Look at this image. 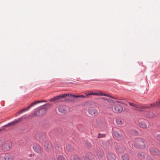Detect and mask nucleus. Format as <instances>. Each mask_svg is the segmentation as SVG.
<instances>
[{"label":"nucleus","mask_w":160,"mask_h":160,"mask_svg":"<svg viewBox=\"0 0 160 160\" xmlns=\"http://www.w3.org/2000/svg\"><path fill=\"white\" fill-rule=\"evenodd\" d=\"M128 103L130 106L133 107L134 110L137 111H140V109L142 108H149L152 107H157L160 106V100L159 101H156L152 104L143 106L139 104L138 105L131 102H128Z\"/></svg>","instance_id":"obj_1"},{"label":"nucleus","mask_w":160,"mask_h":160,"mask_svg":"<svg viewBox=\"0 0 160 160\" xmlns=\"http://www.w3.org/2000/svg\"><path fill=\"white\" fill-rule=\"evenodd\" d=\"M131 146L132 148H144L146 144L144 139L139 138L135 139L131 142Z\"/></svg>","instance_id":"obj_2"},{"label":"nucleus","mask_w":160,"mask_h":160,"mask_svg":"<svg viewBox=\"0 0 160 160\" xmlns=\"http://www.w3.org/2000/svg\"><path fill=\"white\" fill-rule=\"evenodd\" d=\"M50 105V104L48 103L41 107L39 110L36 112V115L39 116H41L44 115L48 109V108L46 107V105L49 106Z\"/></svg>","instance_id":"obj_3"},{"label":"nucleus","mask_w":160,"mask_h":160,"mask_svg":"<svg viewBox=\"0 0 160 160\" xmlns=\"http://www.w3.org/2000/svg\"><path fill=\"white\" fill-rule=\"evenodd\" d=\"M12 147V142L10 140H7L5 142L2 146V149L4 151H7L9 150Z\"/></svg>","instance_id":"obj_4"},{"label":"nucleus","mask_w":160,"mask_h":160,"mask_svg":"<svg viewBox=\"0 0 160 160\" xmlns=\"http://www.w3.org/2000/svg\"><path fill=\"white\" fill-rule=\"evenodd\" d=\"M88 112L89 114L93 116H97L98 114V110L95 108H90L88 110Z\"/></svg>","instance_id":"obj_5"},{"label":"nucleus","mask_w":160,"mask_h":160,"mask_svg":"<svg viewBox=\"0 0 160 160\" xmlns=\"http://www.w3.org/2000/svg\"><path fill=\"white\" fill-rule=\"evenodd\" d=\"M44 147L45 150L47 151L51 150L52 147L51 143L48 141L45 142L44 143Z\"/></svg>","instance_id":"obj_6"},{"label":"nucleus","mask_w":160,"mask_h":160,"mask_svg":"<svg viewBox=\"0 0 160 160\" xmlns=\"http://www.w3.org/2000/svg\"><path fill=\"white\" fill-rule=\"evenodd\" d=\"M149 150L151 153L152 155L157 156L160 155V151L155 148H150Z\"/></svg>","instance_id":"obj_7"},{"label":"nucleus","mask_w":160,"mask_h":160,"mask_svg":"<svg viewBox=\"0 0 160 160\" xmlns=\"http://www.w3.org/2000/svg\"><path fill=\"white\" fill-rule=\"evenodd\" d=\"M63 96H61V95H58L55 97H53L49 100L50 102H57L59 101H61L62 99Z\"/></svg>","instance_id":"obj_8"},{"label":"nucleus","mask_w":160,"mask_h":160,"mask_svg":"<svg viewBox=\"0 0 160 160\" xmlns=\"http://www.w3.org/2000/svg\"><path fill=\"white\" fill-rule=\"evenodd\" d=\"M116 122L118 126L122 127L124 124V120L121 118H117L116 119Z\"/></svg>","instance_id":"obj_9"},{"label":"nucleus","mask_w":160,"mask_h":160,"mask_svg":"<svg viewBox=\"0 0 160 160\" xmlns=\"http://www.w3.org/2000/svg\"><path fill=\"white\" fill-rule=\"evenodd\" d=\"M33 148L35 152L38 153H41L42 151L41 146L38 145H35L33 147Z\"/></svg>","instance_id":"obj_10"},{"label":"nucleus","mask_w":160,"mask_h":160,"mask_svg":"<svg viewBox=\"0 0 160 160\" xmlns=\"http://www.w3.org/2000/svg\"><path fill=\"white\" fill-rule=\"evenodd\" d=\"M105 125V122L101 120H97L96 122V126L99 128L103 127Z\"/></svg>","instance_id":"obj_11"},{"label":"nucleus","mask_w":160,"mask_h":160,"mask_svg":"<svg viewBox=\"0 0 160 160\" xmlns=\"http://www.w3.org/2000/svg\"><path fill=\"white\" fill-rule=\"evenodd\" d=\"M67 109V107L64 105L60 106L58 107V110L61 113H65L66 112Z\"/></svg>","instance_id":"obj_12"},{"label":"nucleus","mask_w":160,"mask_h":160,"mask_svg":"<svg viewBox=\"0 0 160 160\" xmlns=\"http://www.w3.org/2000/svg\"><path fill=\"white\" fill-rule=\"evenodd\" d=\"M114 108L115 111L117 112H120L123 111V108L121 105L119 104L116 105Z\"/></svg>","instance_id":"obj_13"},{"label":"nucleus","mask_w":160,"mask_h":160,"mask_svg":"<svg viewBox=\"0 0 160 160\" xmlns=\"http://www.w3.org/2000/svg\"><path fill=\"white\" fill-rule=\"evenodd\" d=\"M108 160H115L116 156L115 155L112 153H108L107 156Z\"/></svg>","instance_id":"obj_14"},{"label":"nucleus","mask_w":160,"mask_h":160,"mask_svg":"<svg viewBox=\"0 0 160 160\" xmlns=\"http://www.w3.org/2000/svg\"><path fill=\"white\" fill-rule=\"evenodd\" d=\"M113 135L118 139L121 138L122 137V135L120 134L117 131H114L113 132Z\"/></svg>","instance_id":"obj_15"},{"label":"nucleus","mask_w":160,"mask_h":160,"mask_svg":"<svg viewBox=\"0 0 160 160\" xmlns=\"http://www.w3.org/2000/svg\"><path fill=\"white\" fill-rule=\"evenodd\" d=\"M5 160H13L12 157L8 153H4Z\"/></svg>","instance_id":"obj_16"},{"label":"nucleus","mask_w":160,"mask_h":160,"mask_svg":"<svg viewBox=\"0 0 160 160\" xmlns=\"http://www.w3.org/2000/svg\"><path fill=\"white\" fill-rule=\"evenodd\" d=\"M138 157L140 159H143L145 158V155L144 152H139L138 154Z\"/></svg>","instance_id":"obj_17"},{"label":"nucleus","mask_w":160,"mask_h":160,"mask_svg":"<svg viewBox=\"0 0 160 160\" xmlns=\"http://www.w3.org/2000/svg\"><path fill=\"white\" fill-rule=\"evenodd\" d=\"M139 125L142 128H147V125L143 121H141L139 122Z\"/></svg>","instance_id":"obj_18"},{"label":"nucleus","mask_w":160,"mask_h":160,"mask_svg":"<svg viewBox=\"0 0 160 160\" xmlns=\"http://www.w3.org/2000/svg\"><path fill=\"white\" fill-rule=\"evenodd\" d=\"M147 116L149 118H152L155 117L156 115L152 112H150L147 114Z\"/></svg>","instance_id":"obj_19"},{"label":"nucleus","mask_w":160,"mask_h":160,"mask_svg":"<svg viewBox=\"0 0 160 160\" xmlns=\"http://www.w3.org/2000/svg\"><path fill=\"white\" fill-rule=\"evenodd\" d=\"M21 120V118H19L17 120H15L14 121L12 122L9 123L10 124H12V125H15L16 123H18Z\"/></svg>","instance_id":"obj_20"},{"label":"nucleus","mask_w":160,"mask_h":160,"mask_svg":"<svg viewBox=\"0 0 160 160\" xmlns=\"http://www.w3.org/2000/svg\"><path fill=\"white\" fill-rule=\"evenodd\" d=\"M47 101L45 100H42V101H35L34 102H32L31 104V106H33L34 105L37 104L38 103L41 102H46Z\"/></svg>","instance_id":"obj_21"},{"label":"nucleus","mask_w":160,"mask_h":160,"mask_svg":"<svg viewBox=\"0 0 160 160\" xmlns=\"http://www.w3.org/2000/svg\"><path fill=\"white\" fill-rule=\"evenodd\" d=\"M104 93L101 91H98L97 92H94V95L98 96H103Z\"/></svg>","instance_id":"obj_22"},{"label":"nucleus","mask_w":160,"mask_h":160,"mask_svg":"<svg viewBox=\"0 0 160 160\" xmlns=\"http://www.w3.org/2000/svg\"><path fill=\"white\" fill-rule=\"evenodd\" d=\"M66 148L68 151H70L73 149L72 147L70 144H67L66 147Z\"/></svg>","instance_id":"obj_23"},{"label":"nucleus","mask_w":160,"mask_h":160,"mask_svg":"<svg viewBox=\"0 0 160 160\" xmlns=\"http://www.w3.org/2000/svg\"><path fill=\"white\" fill-rule=\"evenodd\" d=\"M61 96H63V97H62V99L64 98L66 96H71L72 97V94H69V93H64V94H62V95H61Z\"/></svg>","instance_id":"obj_24"},{"label":"nucleus","mask_w":160,"mask_h":160,"mask_svg":"<svg viewBox=\"0 0 160 160\" xmlns=\"http://www.w3.org/2000/svg\"><path fill=\"white\" fill-rule=\"evenodd\" d=\"M123 160H129V158L127 155H124L122 156Z\"/></svg>","instance_id":"obj_25"},{"label":"nucleus","mask_w":160,"mask_h":160,"mask_svg":"<svg viewBox=\"0 0 160 160\" xmlns=\"http://www.w3.org/2000/svg\"><path fill=\"white\" fill-rule=\"evenodd\" d=\"M85 94L87 96L90 95H93L94 94V92H93L92 91H88V92H85Z\"/></svg>","instance_id":"obj_26"},{"label":"nucleus","mask_w":160,"mask_h":160,"mask_svg":"<svg viewBox=\"0 0 160 160\" xmlns=\"http://www.w3.org/2000/svg\"><path fill=\"white\" fill-rule=\"evenodd\" d=\"M0 160H5L4 153L0 155Z\"/></svg>","instance_id":"obj_27"},{"label":"nucleus","mask_w":160,"mask_h":160,"mask_svg":"<svg viewBox=\"0 0 160 160\" xmlns=\"http://www.w3.org/2000/svg\"><path fill=\"white\" fill-rule=\"evenodd\" d=\"M58 160H65V159L62 155H59L58 157Z\"/></svg>","instance_id":"obj_28"},{"label":"nucleus","mask_w":160,"mask_h":160,"mask_svg":"<svg viewBox=\"0 0 160 160\" xmlns=\"http://www.w3.org/2000/svg\"><path fill=\"white\" fill-rule=\"evenodd\" d=\"M32 107L31 106V105H29L26 108H24L23 109H22V110L23 111V112H24V111H26L28 110Z\"/></svg>","instance_id":"obj_29"},{"label":"nucleus","mask_w":160,"mask_h":160,"mask_svg":"<svg viewBox=\"0 0 160 160\" xmlns=\"http://www.w3.org/2000/svg\"><path fill=\"white\" fill-rule=\"evenodd\" d=\"M105 136V135L103 134H100L99 133L98 134V138H101L104 137Z\"/></svg>","instance_id":"obj_30"},{"label":"nucleus","mask_w":160,"mask_h":160,"mask_svg":"<svg viewBox=\"0 0 160 160\" xmlns=\"http://www.w3.org/2000/svg\"><path fill=\"white\" fill-rule=\"evenodd\" d=\"M73 160H80V159L77 156H74L73 157Z\"/></svg>","instance_id":"obj_31"},{"label":"nucleus","mask_w":160,"mask_h":160,"mask_svg":"<svg viewBox=\"0 0 160 160\" xmlns=\"http://www.w3.org/2000/svg\"><path fill=\"white\" fill-rule=\"evenodd\" d=\"M72 97L77 98H79V95H75L72 94Z\"/></svg>","instance_id":"obj_32"},{"label":"nucleus","mask_w":160,"mask_h":160,"mask_svg":"<svg viewBox=\"0 0 160 160\" xmlns=\"http://www.w3.org/2000/svg\"><path fill=\"white\" fill-rule=\"evenodd\" d=\"M103 96L112 98L111 96H110L109 95H108V94H106L105 93H104Z\"/></svg>","instance_id":"obj_33"},{"label":"nucleus","mask_w":160,"mask_h":160,"mask_svg":"<svg viewBox=\"0 0 160 160\" xmlns=\"http://www.w3.org/2000/svg\"><path fill=\"white\" fill-rule=\"evenodd\" d=\"M85 97H86L85 96L82 95H79V98H85Z\"/></svg>","instance_id":"obj_34"},{"label":"nucleus","mask_w":160,"mask_h":160,"mask_svg":"<svg viewBox=\"0 0 160 160\" xmlns=\"http://www.w3.org/2000/svg\"><path fill=\"white\" fill-rule=\"evenodd\" d=\"M23 112L22 110V109H21V110H20V111H18V113L19 114H20Z\"/></svg>","instance_id":"obj_35"},{"label":"nucleus","mask_w":160,"mask_h":160,"mask_svg":"<svg viewBox=\"0 0 160 160\" xmlns=\"http://www.w3.org/2000/svg\"><path fill=\"white\" fill-rule=\"evenodd\" d=\"M124 149H125L124 148V147H122V151H119V152H121V153H122V152H124Z\"/></svg>","instance_id":"obj_36"},{"label":"nucleus","mask_w":160,"mask_h":160,"mask_svg":"<svg viewBox=\"0 0 160 160\" xmlns=\"http://www.w3.org/2000/svg\"><path fill=\"white\" fill-rule=\"evenodd\" d=\"M10 125H12V124H9V123H8V124H7V125H5V126H4V127H7V126H10Z\"/></svg>","instance_id":"obj_37"},{"label":"nucleus","mask_w":160,"mask_h":160,"mask_svg":"<svg viewBox=\"0 0 160 160\" xmlns=\"http://www.w3.org/2000/svg\"><path fill=\"white\" fill-rule=\"evenodd\" d=\"M102 99H106V98H102Z\"/></svg>","instance_id":"obj_38"},{"label":"nucleus","mask_w":160,"mask_h":160,"mask_svg":"<svg viewBox=\"0 0 160 160\" xmlns=\"http://www.w3.org/2000/svg\"><path fill=\"white\" fill-rule=\"evenodd\" d=\"M103 147L104 148H107L106 147H105V146H104V144H103Z\"/></svg>","instance_id":"obj_39"},{"label":"nucleus","mask_w":160,"mask_h":160,"mask_svg":"<svg viewBox=\"0 0 160 160\" xmlns=\"http://www.w3.org/2000/svg\"><path fill=\"white\" fill-rule=\"evenodd\" d=\"M36 160H41L40 159H39L38 158V159H36Z\"/></svg>","instance_id":"obj_40"},{"label":"nucleus","mask_w":160,"mask_h":160,"mask_svg":"<svg viewBox=\"0 0 160 160\" xmlns=\"http://www.w3.org/2000/svg\"><path fill=\"white\" fill-rule=\"evenodd\" d=\"M107 143L108 144V142H107Z\"/></svg>","instance_id":"obj_41"}]
</instances>
